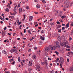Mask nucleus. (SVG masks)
Here are the masks:
<instances>
[{
    "label": "nucleus",
    "instance_id": "obj_38",
    "mask_svg": "<svg viewBox=\"0 0 73 73\" xmlns=\"http://www.w3.org/2000/svg\"><path fill=\"white\" fill-rule=\"evenodd\" d=\"M17 7L18 8H19V7H20V3H19L18 4Z\"/></svg>",
    "mask_w": 73,
    "mask_h": 73
},
{
    "label": "nucleus",
    "instance_id": "obj_8",
    "mask_svg": "<svg viewBox=\"0 0 73 73\" xmlns=\"http://www.w3.org/2000/svg\"><path fill=\"white\" fill-rule=\"evenodd\" d=\"M33 16H30L29 17V21H32V19H33Z\"/></svg>",
    "mask_w": 73,
    "mask_h": 73
},
{
    "label": "nucleus",
    "instance_id": "obj_46",
    "mask_svg": "<svg viewBox=\"0 0 73 73\" xmlns=\"http://www.w3.org/2000/svg\"><path fill=\"white\" fill-rule=\"evenodd\" d=\"M48 60H50V61H51V60H52V59L50 58L49 57L48 58Z\"/></svg>",
    "mask_w": 73,
    "mask_h": 73
},
{
    "label": "nucleus",
    "instance_id": "obj_49",
    "mask_svg": "<svg viewBox=\"0 0 73 73\" xmlns=\"http://www.w3.org/2000/svg\"><path fill=\"white\" fill-rule=\"evenodd\" d=\"M36 24H37V22H35L34 23V25H36Z\"/></svg>",
    "mask_w": 73,
    "mask_h": 73
},
{
    "label": "nucleus",
    "instance_id": "obj_5",
    "mask_svg": "<svg viewBox=\"0 0 73 73\" xmlns=\"http://www.w3.org/2000/svg\"><path fill=\"white\" fill-rule=\"evenodd\" d=\"M40 40H42L43 41H44V40H45V37H43L42 36L40 35Z\"/></svg>",
    "mask_w": 73,
    "mask_h": 73
},
{
    "label": "nucleus",
    "instance_id": "obj_17",
    "mask_svg": "<svg viewBox=\"0 0 73 73\" xmlns=\"http://www.w3.org/2000/svg\"><path fill=\"white\" fill-rule=\"evenodd\" d=\"M2 52L3 53H4L5 54H6V53H7V52L5 51L4 50H3Z\"/></svg>",
    "mask_w": 73,
    "mask_h": 73
},
{
    "label": "nucleus",
    "instance_id": "obj_44",
    "mask_svg": "<svg viewBox=\"0 0 73 73\" xmlns=\"http://www.w3.org/2000/svg\"><path fill=\"white\" fill-rule=\"evenodd\" d=\"M25 44H23V46H22L23 48H25Z\"/></svg>",
    "mask_w": 73,
    "mask_h": 73
},
{
    "label": "nucleus",
    "instance_id": "obj_21",
    "mask_svg": "<svg viewBox=\"0 0 73 73\" xmlns=\"http://www.w3.org/2000/svg\"><path fill=\"white\" fill-rule=\"evenodd\" d=\"M36 8L37 9L40 8V5H39L38 4L37 5Z\"/></svg>",
    "mask_w": 73,
    "mask_h": 73
},
{
    "label": "nucleus",
    "instance_id": "obj_9",
    "mask_svg": "<svg viewBox=\"0 0 73 73\" xmlns=\"http://www.w3.org/2000/svg\"><path fill=\"white\" fill-rule=\"evenodd\" d=\"M65 5H64V8H68L69 7V4H65Z\"/></svg>",
    "mask_w": 73,
    "mask_h": 73
},
{
    "label": "nucleus",
    "instance_id": "obj_53",
    "mask_svg": "<svg viewBox=\"0 0 73 73\" xmlns=\"http://www.w3.org/2000/svg\"><path fill=\"white\" fill-rule=\"evenodd\" d=\"M21 24V22H19L18 23V25H20V24Z\"/></svg>",
    "mask_w": 73,
    "mask_h": 73
},
{
    "label": "nucleus",
    "instance_id": "obj_43",
    "mask_svg": "<svg viewBox=\"0 0 73 73\" xmlns=\"http://www.w3.org/2000/svg\"><path fill=\"white\" fill-rule=\"evenodd\" d=\"M57 24H60V22L59 21H58L57 22Z\"/></svg>",
    "mask_w": 73,
    "mask_h": 73
},
{
    "label": "nucleus",
    "instance_id": "obj_3",
    "mask_svg": "<svg viewBox=\"0 0 73 73\" xmlns=\"http://www.w3.org/2000/svg\"><path fill=\"white\" fill-rule=\"evenodd\" d=\"M50 46H49L48 47L46 48L45 50V52H48L49 50L50 49Z\"/></svg>",
    "mask_w": 73,
    "mask_h": 73
},
{
    "label": "nucleus",
    "instance_id": "obj_48",
    "mask_svg": "<svg viewBox=\"0 0 73 73\" xmlns=\"http://www.w3.org/2000/svg\"><path fill=\"white\" fill-rule=\"evenodd\" d=\"M56 60L57 61H56V62H58L57 61H58L59 60V58H56Z\"/></svg>",
    "mask_w": 73,
    "mask_h": 73
},
{
    "label": "nucleus",
    "instance_id": "obj_22",
    "mask_svg": "<svg viewBox=\"0 0 73 73\" xmlns=\"http://www.w3.org/2000/svg\"><path fill=\"white\" fill-rule=\"evenodd\" d=\"M17 51V48H15L13 50V52H15Z\"/></svg>",
    "mask_w": 73,
    "mask_h": 73
},
{
    "label": "nucleus",
    "instance_id": "obj_59",
    "mask_svg": "<svg viewBox=\"0 0 73 73\" xmlns=\"http://www.w3.org/2000/svg\"><path fill=\"white\" fill-rule=\"evenodd\" d=\"M66 50H68V51H70V49H66Z\"/></svg>",
    "mask_w": 73,
    "mask_h": 73
},
{
    "label": "nucleus",
    "instance_id": "obj_4",
    "mask_svg": "<svg viewBox=\"0 0 73 73\" xmlns=\"http://www.w3.org/2000/svg\"><path fill=\"white\" fill-rule=\"evenodd\" d=\"M58 15L59 17H61V16H62V12L61 11H59Z\"/></svg>",
    "mask_w": 73,
    "mask_h": 73
},
{
    "label": "nucleus",
    "instance_id": "obj_36",
    "mask_svg": "<svg viewBox=\"0 0 73 73\" xmlns=\"http://www.w3.org/2000/svg\"><path fill=\"white\" fill-rule=\"evenodd\" d=\"M67 48H70V46H69L67 45Z\"/></svg>",
    "mask_w": 73,
    "mask_h": 73
},
{
    "label": "nucleus",
    "instance_id": "obj_31",
    "mask_svg": "<svg viewBox=\"0 0 73 73\" xmlns=\"http://www.w3.org/2000/svg\"><path fill=\"white\" fill-rule=\"evenodd\" d=\"M55 53H56V54L57 55H58V52H57L56 51H55Z\"/></svg>",
    "mask_w": 73,
    "mask_h": 73
},
{
    "label": "nucleus",
    "instance_id": "obj_41",
    "mask_svg": "<svg viewBox=\"0 0 73 73\" xmlns=\"http://www.w3.org/2000/svg\"><path fill=\"white\" fill-rule=\"evenodd\" d=\"M62 19H64L65 18V16L64 15L62 16L61 17Z\"/></svg>",
    "mask_w": 73,
    "mask_h": 73
},
{
    "label": "nucleus",
    "instance_id": "obj_20",
    "mask_svg": "<svg viewBox=\"0 0 73 73\" xmlns=\"http://www.w3.org/2000/svg\"><path fill=\"white\" fill-rule=\"evenodd\" d=\"M23 16H24V19H23L22 20L23 21H24V20H25V18L26 15H23Z\"/></svg>",
    "mask_w": 73,
    "mask_h": 73
},
{
    "label": "nucleus",
    "instance_id": "obj_37",
    "mask_svg": "<svg viewBox=\"0 0 73 73\" xmlns=\"http://www.w3.org/2000/svg\"><path fill=\"white\" fill-rule=\"evenodd\" d=\"M14 18V16H12L11 17V19H12V20H13Z\"/></svg>",
    "mask_w": 73,
    "mask_h": 73
},
{
    "label": "nucleus",
    "instance_id": "obj_58",
    "mask_svg": "<svg viewBox=\"0 0 73 73\" xmlns=\"http://www.w3.org/2000/svg\"><path fill=\"white\" fill-rule=\"evenodd\" d=\"M38 24H37L36 25H35V26L36 27H38Z\"/></svg>",
    "mask_w": 73,
    "mask_h": 73
},
{
    "label": "nucleus",
    "instance_id": "obj_13",
    "mask_svg": "<svg viewBox=\"0 0 73 73\" xmlns=\"http://www.w3.org/2000/svg\"><path fill=\"white\" fill-rule=\"evenodd\" d=\"M29 66H32V65H33V63H30V61H29Z\"/></svg>",
    "mask_w": 73,
    "mask_h": 73
},
{
    "label": "nucleus",
    "instance_id": "obj_1",
    "mask_svg": "<svg viewBox=\"0 0 73 73\" xmlns=\"http://www.w3.org/2000/svg\"><path fill=\"white\" fill-rule=\"evenodd\" d=\"M35 66L36 67V70H37V69L38 70V71H40V70H39L40 68V64H36Z\"/></svg>",
    "mask_w": 73,
    "mask_h": 73
},
{
    "label": "nucleus",
    "instance_id": "obj_18",
    "mask_svg": "<svg viewBox=\"0 0 73 73\" xmlns=\"http://www.w3.org/2000/svg\"><path fill=\"white\" fill-rule=\"evenodd\" d=\"M18 60L19 62H20V61H21V60H20V58L19 57H18Z\"/></svg>",
    "mask_w": 73,
    "mask_h": 73
},
{
    "label": "nucleus",
    "instance_id": "obj_7",
    "mask_svg": "<svg viewBox=\"0 0 73 73\" xmlns=\"http://www.w3.org/2000/svg\"><path fill=\"white\" fill-rule=\"evenodd\" d=\"M50 47H51L50 49L51 50H54L56 49V47L55 46H53L52 47H51V46H50Z\"/></svg>",
    "mask_w": 73,
    "mask_h": 73
},
{
    "label": "nucleus",
    "instance_id": "obj_2",
    "mask_svg": "<svg viewBox=\"0 0 73 73\" xmlns=\"http://www.w3.org/2000/svg\"><path fill=\"white\" fill-rule=\"evenodd\" d=\"M60 60H59V62L62 64H64V60L63 58L61 57H60Z\"/></svg>",
    "mask_w": 73,
    "mask_h": 73
},
{
    "label": "nucleus",
    "instance_id": "obj_30",
    "mask_svg": "<svg viewBox=\"0 0 73 73\" xmlns=\"http://www.w3.org/2000/svg\"><path fill=\"white\" fill-rule=\"evenodd\" d=\"M70 71H73V68L71 67L70 68Z\"/></svg>",
    "mask_w": 73,
    "mask_h": 73
},
{
    "label": "nucleus",
    "instance_id": "obj_27",
    "mask_svg": "<svg viewBox=\"0 0 73 73\" xmlns=\"http://www.w3.org/2000/svg\"><path fill=\"white\" fill-rule=\"evenodd\" d=\"M28 32L30 35H31V30H29Z\"/></svg>",
    "mask_w": 73,
    "mask_h": 73
},
{
    "label": "nucleus",
    "instance_id": "obj_33",
    "mask_svg": "<svg viewBox=\"0 0 73 73\" xmlns=\"http://www.w3.org/2000/svg\"><path fill=\"white\" fill-rule=\"evenodd\" d=\"M5 10L7 12H9V9H8L7 8Z\"/></svg>",
    "mask_w": 73,
    "mask_h": 73
},
{
    "label": "nucleus",
    "instance_id": "obj_39",
    "mask_svg": "<svg viewBox=\"0 0 73 73\" xmlns=\"http://www.w3.org/2000/svg\"><path fill=\"white\" fill-rule=\"evenodd\" d=\"M64 47H65L66 48H67V46H68V45L66 44H64Z\"/></svg>",
    "mask_w": 73,
    "mask_h": 73
},
{
    "label": "nucleus",
    "instance_id": "obj_50",
    "mask_svg": "<svg viewBox=\"0 0 73 73\" xmlns=\"http://www.w3.org/2000/svg\"><path fill=\"white\" fill-rule=\"evenodd\" d=\"M4 30H6L7 29V27H5L3 28Z\"/></svg>",
    "mask_w": 73,
    "mask_h": 73
},
{
    "label": "nucleus",
    "instance_id": "obj_35",
    "mask_svg": "<svg viewBox=\"0 0 73 73\" xmlns=\"http://www.w3.org/2000/svg\"><path fill=\"white\" fill-rule=\"evenodd\" d=\"M68 42H64V44L66 45V44H68Z\"/></svg>",
    "mask_w": 73,
    "mask_h": 73
},
{
    "label": "nucleus",
    "instance_id": "obj_54",
    "mask_svg": "<svg viewBox=\"0 0 73 73\" xmlns=\"http://www.w3.org/2000/svg\"><path fill=\"white\" fill-rule=\"evenodd\" d=\"M22 61L23 63H24L25 62V60H22Z\"/></svg>",
    "mask_w": 73,
    "mask_h": 73
},
{
    "label": "nucleus",
    "instance_id": "obj_55",
    "mask_svg": "<svg viewBox=\"0 0 73 73\" xmlns=\"http://www.w3.org/2000/svg\"><path fill=\"white\" fill-rule=\"evenodd\" d=\"M72 38H71V37L69 39V41H70V40H72Z\"/></svg>",
    "mask_w": 73,
    "mask_h": 73
},
{
    "label": "nucleus",
    "instance_id": "obj_10",
    "mask_svg": "<svg viewBox=\"0 0 73 73\" xmlns=\"http://www.w3.org/2000/svg\"><path fill=\"white\" fill-rule=\"evenodd\" d=\"M32 58L33 59L35 60L36 58V56L35 55H32Z\"/></svg>",
    "mask_w": 73,
    "mask_h": 73
},
{
    "label": "nucleus",
    "instance_id": "obj_56",
    "mask_svg": "<svg viewBox=\"0 0 73 73\" xmlns=\"http://www.w3.org/2000/svg\"><path fill=\"white\" fill-rule=\"evenodd\" d=\"M62 30H64L65 29V27H62Z\"/></svg>",
    "mask_w": 73,
    "mask_h": 73
},
{
    "label": "nucleus",
    "instance_id": "obj_15",
    "mask_svg": "<svg viewBox=\"0 0 73 73\" xmlns=\"http://www.w3.org/2000/svg\"><path fill=\"white\" fill-rule=\"evenodd\" d=\"M66 28H68L69 27V23H67L66 24Z\"/></svg>",
    "mask_w": 73,
    "mask_h": 73
},
{
    "label": "nucleus",
    "instance_id": "obj_40",
    "mask_svg": "<svg viewBox=\"0 0 73 73\" xmlns=\"http://www.w3.org/2000/svg\"><path fill=\"white\" fill-rule=\"evenodd\" d=\"M16 13H17V12L16 11H15V12H14V15H16Z\"/></svg>",
    "mask_w": 73,
    "mask_h": 73
},
{
    "label": "nucleus",
    "instance_id": "obj_6",
    "mask_svg": "<svg viewBox=\"0 0 73 73\" xmlns=\"http://www.w3.org/2000/svg\"><path fill=\"white\" fill-rule=\"evenodd\" d=\"M69 1L68 0H67L64 2V4H69Z\"/></svg>",
    "mask_w": 73,
    "mask_h": 73
},
{
    "label": "nucleus",
    "instance_id": "obj_61",
    "mask_svg": "<svg viewBox=\"0 0 73 73\" xmlns=\"http://www.w3.org/2000/svg\"><path fill=\"white\" fill-rule=\"evenodd\" d=\"M67 61L68 62H69V59L67 58Z\"/></svg>",
    "mask_w": 73,
    "mask_h": 73
},
{
    "label": "nucleus",
    "instance_id": "obj_26",
    "mask_svg": "<svg viewBox=\"0 0 73 73\" xmlns=\"http://www.w3.org/2000/svg\"><path fill=\"white\" fill-rule=\"evenodd\" d=\"M50 25H51V26H52L54 25V23H50Z\"/></svg>",
    "mask_w": 73,
    "mask_h": 73
},
{
    "label": "nucleus",
    "instance_id": "obj_12",
    "mask_svg": "<svg viewBox=\"0 0 73 73\" xmlns=\"http://www.w3.org/2000/svg\"><path fill=\"white\" fill-rule=\"evenodd\" d=\"M55 48H59L60 47V46L59 45H55Z\"/></svg>",
    "mask_w": 73,
    "mask_h": 73
},
{
    "label": "nucleus",
    "instance_id": "obj_28",
    "mask_svg": "<svg viewBox=\"0 0 73 73\" xmlns=\"http://www.w3.org/2000/svg\"><path fill=\"white\" fill-rule=\"evenodd\" d=\"M45 31H44V30H42L40 32V33L41 34L42 33H44V32Z\"/></svg>",
    "mask_w": 73,
    "mask_h": 73
},
{
    "label": "nucleus",
    "instance_id": "obj_51",
    "mask_svg": "<svg viewBox=\"0 0 73 73\" xmlns=\"http://www.w3.org/2000/svg\"><path fill=\"white\" fill-rule=\"evenodd\" d=\"M17 23H18V22H19V19H17Z\"/></svg>",
    "mask_w": 73,
    "mask_h": 73
},
{
    "label": "nucleus",
    "instance_id": "obj_45",
    "mask_svg": "<svg viewBox=\"0 0 73 73\" xmlns=\"http://www.w3.org/2000/svg\"><path fill=\"white\" fill-rule=\"evenodd\" d=\"M60 27H61V26L58 25V26L57 27V29H59L60 28Z\"/></svg>",
    "mask_w": 73,
    "mask_h": 73
},
{
    "label": "nucleus",
    "instance_id": "obj_29",
    "mask_svg": "<svg viewBox=\"0 0 73 73\" xmlns=\"http://www.w3.org/2000/svg\"><path fill=\"white\" fill-rule=\"evenodd\" d=\"M13 61V59H11L9 60V61L10 62H12V61Z\"/></svg>",
    "mask_w": 73,
    "mask_h": 73
},
{
    "label": "nucleus",
    "instance_id": "obj_16",
    "mask_svg": "<svg viewBox=\"0 0 73 73\" xmlns=\"http://www.w3.org/2000/svg\"><path fill=\"white\" fill-rule=\"evenodd\" d=\"M60 45H61L62 46H64V42L62 43V42H61L60 43Z\"/></svg>",
    "mask_w": 73,
    "mask_h": 73
},
{
    "label": "nucleus",
    "instance_id": "obj_52",
    "mask_svg": "<svg viewBox=\"0 0 73 73\" xmlns=\"http://www.w3.org/2000/svg\"><path fill=\"white\" fill-rule=\"evenodd\" d=\"M5 73H10V72L8 71H5Z\"/></svg>",
    "mask_w": 73,
    "mask_h": 73
},
{
    "label": "nucleus",
    "instance_id": "obj_42",
    "mask_svg": "<svg viewBox=\"0 0 73 73\" xmlns=\"http://www.w3.org/2000/svg\"><path fill=\"white\" fill-rule=\"evenodd\" d=\"M53 21V19L52 18L50 19V20L49 21H50L51 22V21Z\"/></svg>",
    "mask_w": 73,
    "mask_h": 73
},
{
    "label": "nucleus",
    "instance_id": "obj_57",
    "mask_svg": "<svg viewBox=\"0 0 73 73\" xmlns=\"http://www.w3.org/2000/svg\"><path fill=\"white\" fill-rule=\"evenodd\" d=\"M72 4H73V3H70V7H71V6H72Z\"/></svg>",
    "mask_w": 73,
    "mask_h": 73
},
{
    "label": "nucleus",
    "instance_id": "obj_24",
    "mask_svg": "<svg viewBox=\"0 0 73 73\" xmlns=\"http://www.w3.org/2000/svg\"><path fill=\"white\" fill-rule=\"evenodd\" d=\"M58 32H61V29H58Z\"/></svg>",
    "mask_w": 73,
    "mask_h": 73
},
{
    "label": "nucleus",
    "instance_id": "obj_60",
    "mask_svg": "<svg viewBox=\"0 0 73 73\" xmlns=\"http://www.w3.org/2000/svg\"><path fill=\"white\" fill-rule=\"evenodd\" d=\"M68 54H69V53H72V54H73V52H68Z\"/></svg>",
    "mask_w": 73,
    "mask_h": 73
},
{
    "label": "nucleus",
    "instance_id": "obj_63",
    "mask_svg": "<svg viewBox=\"0 0 73 73\" xmlns=\"http://www.w3.org/2000/svg\"><path fill=\"white\" fill-rule=\"evenodd\" d=\"M37 47H35V48H34V49L35 50H37Z\"/></svg>",
    "mask_w": 73,
    "mask_h": 73
},
{
    "label": "nucleus",
    "instance_id": "obj_19",
    "mask_svg": "<svg viewBox=\"0 0 73 73\" xmlns=\"http://www.w3.org/2000/svg\"><path fill=\"white\" fill-rule=\"evenodd\" d=\"M41 1L43 3H46V1L44 0H41Z\"/></svg>",
    "mask_w": 73,
    "mask_h": 73
},
{
    "label": "nucleus",
    "instance_id": "obj_14",
    "mask_svg": "<svg viewBox=\"0 0 73 73\" xmlns=\"http://www.w3.org/2000/svg\"><path fill=\"white\" fill-rule=\"evenodd\" d=\"M19 12H21L23 11V9L21 8H20L19 9Z\"/></svg>",
    "mask_w": 73,
    "mask_h": 73
},
{
    "label": "nucleus",
    "instance_id": "obj_62",
    "mask_svg": "<svg viewBox=\"0 0 73 73\" xmlns=\"http://www.w3.org/2000/svg\"><path fill=\"white\" fill-rule=\"evenodd\" d=\"M5 1L3 0L2 1L3 3H5Z\"/></svg>",
    "mask_w": 73,
    "mask_h": 73
},
{
    "label": "nucleus",
    "instance_id": "obj_64",
    "mask_svg": "<svg viewBox=\"0 0 73 73\" xmlns=\"http://www.w3.org/2000/svg\"><path fill=\"white\" fill-rule=\"evenodd\" d=\"M71 25L72 26H73V22L71 23Z\"/></svg>",
    "mask_w": 73,
    "mask_h": 73
},
{
    "label": "nucleus",
    "instance_id": "obj_32",
    "mask_svg": "<svg viewBox=\"0 0 73 73\" xmlns=\"http://www.w3.org/2000/svg\"><path fill=\"white\" fill-rule=\"evenodd\" d=\"M29 7L28 6H27L26 7V9H29Z\"/></svg>",
    "mask_w": 73,
    "mask_h": 73
},
{
    "label": "nucleus",
    "instance_id": "obj_23",
    "mask_svg": "<svg viewBox=\"0 0 73 73\" xmlns=\"http://www.w3.org/2000/svg\"><path fill=\"white\" fill-rule=\"evenodd\" d=\"M0 19L1 20H3V21H4V19H3V18H2L1 16H0Z\"/></svg>",
    "mask_w": 73,
    "mask_h": 73
},
{
    "label": "nucleus",
    "instance_id": "obj_34",
    "mask_svg": "<svg viewBox=\"0 0 73 73\" xmlns=\"http://www.w3.org/2000/svg\"><path fill=\"white\" fill-rule=\"evenodd\" d=\"M41 65H44V63L43 62H41Z\"/></svg>",
    "mask_w": 73,
    "mask_h": 73
},
{
    "label": "nucleus",
    "instance_id": "obj_47",
    "mask_svg": "<svg viewBox=\"0 0 73 73\" xmlns=\"http://www.w3.org/2000/svg\"><path fill=\"white\" fill-rule=\"evenodd\" d=\"M28 52H31V49H29L28 50Z\"/></svg>",
    "mask_w": 73,
    "mask_h": 73
},
{
    "label": "nucleus",
    "instance_id": "obj_11",
    "mask_svg": "<svg viewBox=\"0 0 73 73\" xmlns=\"http://www.w3.org/2000/svg\"><path fill=\"white\" fill-rule=\"evenodd\" d=\"M54 13L55 15H57V13H58V11L57 10L55 11L54 12Z\"/></svg>",
    "mask_w": 73,
    "mask_h": 73
},
{
    "label": "nucleus",
    "instance_id": "obj_25",
    "mask_svg": "<svg viewBox=\"0 0 73 73\" xmlns=\"http://www.w3.org/2000/svg\"><path fill=\"white\" fill-rule=\"evenodd\" d=\"M56 45H59V42H57L56 43Z\"/></svg>",
    "mask_w": 73,
    "mask_h": 73
}]
</instances>
